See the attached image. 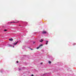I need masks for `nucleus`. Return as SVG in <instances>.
Returning a JSON list of instances; mask_svg holds the SVG:
<instances>
[{
	"label": "nucleus",
	"instance_id": "f257e3e1",
	"mask_svg": "<svg viewBox=\"0 0 76 76\" xmlns=\"http://www.w3.org/2000/svg\"><path fill=\"white\" fill-rule=\"evenodd\" d=\"M43 45L42 44L40 45H39V47H37V49H39V48L40 47H42Z\"/></svg>",
	"mask_w": 76,
	"mask_h": 76
},
{
	"label": "nucleus",
	"instance_id": "f03ea898",
	"mask_svg": "<svg viewBox=\"0 0 76 76\" xmlns=\"http://www.w3.org/2000/svg\"><path fill=\"white\" fill-rule=\"evenodd\" d=\"M9 41H13V39H9Z\"/></svg>",
	"mask_w": 76,
	"mask_h": 76
},
{
	"label": "nucleus",
	"instance_id": "7ed1b4c3",
	"mask_svg": "<svg viewBox=\"0 0 76 76\" xmlns=\"http://www.w3.org/2000/svg\"><path fill=\"white\" fill-rule=\"evenodd\" d=\"M47 33V32L46 31H43L42 33L43 34H46Z\"/></svg>",
	"mask_w": 76,
	"mask_h": 76
},
{
	"label": "nucleus",
	"instance_id": "20e7f679",
	"mask_svg": "<svg viewBox=\"0 0 76 76\" xmlns=\"http://www.w3.org/2000/svg\"><path fill=\"white\" fill-rule=\"evenodd\" d=\"M18 41H17L15 43H13V45H16V44H18Z\"/></svg>",
	"mask_w": 76,
	"mask_h": 76
},
{
	"label": "nucleus",
	"instance_id": "39448f33",
	"mask_svg": "<svg viewBox=\"0 0 76 76\" xmlns=\"http://www.w3.org/2000/svg\"><path fill=\"white\" fill-rule=\"evenodd\" d=\"M46 45H47V44H48V41L47 40H46Z\"/></svg>",
	"mask_w": 76,
	"mask_h": 76
},
{
	"label": "nucleus",
	"instance_id": "423d86ee",
	"mask_svg": "<svg viewBox=\"0 0 76 76\" xmlns=\"http://www.w3.org/2000/svg\"><path fill=\"white\" fill-rule=\"evenodd\" d=\"M40 42H42V41H43V40L42 39H41L40 40Z\"/></svg>",
	"mask_w": 76,
	"mask_h": 76
},
{
	"label": "nucleus",
	"instance_id": "0eeeda50",
	"mask_svg": "<svg viewBox=\"0 0 76 76\" xmlns=\"http://www.w3.org/2000/svg\"><path fill=\"white\" fill-rule=\"evenodd\" d=\"M48 63H49V64H51V62L50 61H49Z\"/></svg>",
	"mask_w": 76,
	"mask_h": 76
},
{
	"label": "nucleus",
	"instance_id": "6e6552de",
	"mask_svg": "<svg viewBox=\"0 0 76 76\" xmlns=\"http://www.w3.org/2000/svg\"><path fill=\"white\" fill-rule=\"evenodd\" d=\"M18 22H19V21H18L17 22H12V23H18Z\"/></svg>",
	"mask_w": 76,
	"mask_h": 76
},
{
	"label": "nucleus",
	"instance_id": "1a4fd4ad",
	"mask_svg": "<svg viewBox=\"0 0 76 76\" xmlns=\"http://www.w3.org/2000/svg\"><path fill=\"white\" fill-rule=\"evenodd\" d=\"M4 31L6 32V31H7V30H4Z\"/></svg>",
	"mask_w": 76,
	"mask_h": 76
},
{
	"label": "nucleus",
	"instance_id": "9d476101",
	"mask_svg": "<svg viewBox=\"0 0 76 76\" xmlns=\"http://www.w3.org/2000/svg\"><path fill=\"white\" fill-rule=\"evenodd\" d=\"M35 42H33V44H35Z\"/></svg>",
	"mask_w": 76,
	"mask_h": 76
},
{
	"label": "nucleus",
	"instance_id": "9b49d317",
	"mask_svg": "<svg viewBox=\"0 0 76 76\" xmlns=\"http://www.w3.org/2000/svg\"><path fill=\"white\" fill-rule=\"evenodd\" d=\"M42 62H41L40 63V64H42Z\"/></svg>",
	"mask_w": 76,
	"mask_h": 76
},
{
	"label": "nucleus",
	"instance_id": "f8f14e48",
	"mask_svg": "<svg viewBox=\"0 0 76 76\" xmlns=\"http://www.w3.org/2000/svg\"><path fill=\"white\" fill-rule=\"evenodd\" d=\"M17 63H19V61H17Z\"/></svg>",
	"mask_w": 76,
	"mask_h": 76
},
{
	"label": "nucleus",
	"instance_id": "ddd939ff",
	"mask_svg": "<svg viewBox=\"0 0 76 76\" xmlns=\"http://www.w3.org/2000/svg\"><path fill=\"white\" fill-rule=\"evenodd\" d=\"M31 76H34V75L32 74Z\"/></svg>",
	"mask_w": 76,
	"mask_h": 76
},
{
	"label": "nucleus",
	"instance_id": "4468645a",
	"mask_svg": "<svg viewBox=\"0 0 76 76\" xmlns=\"http://www.w3.org/2000/svg\"><path fill=\"white\" fill-rule=\"evenodd\" d=\"M33 50L32 49H31V50Z\"/></svg>",
	"mask_w": 76,
	"mask_h": 76
},
{
	"label": "nucleus",
	"instance_id": "2eb2a0df",
	"mask_svg": "<svg viewBox=\"0 0 76 76\" xmlns=\"http://www.w3.org/2000/svg\"><path fill=\"white\" fill-rule=\"evenodd\" d=\"M19 70H20V69H19Z\"/></svg>",
	"mask_w": 76,
	"mask_h": 76
},
{
	"label": "nucleus",
	"instance_id": "dca6fc26",
	"mask_svg": "<svg viewBox=\"0 0 76 76\" xmlns=\"http://www.w3.org/2000/svg\"><path fill=\"white\" fill-rule=\"evenodd\" d=\"M12 23V22H11V23Z\"/></svg>",
	"mask_w": 76,
	"mask_h": 76
},
{
	"label": "nucleus",
	"instance_id": "f3484780",
	"mask_svg": "<svg viewBox=\"0 0 76 76\" xmlns=\"http://www.w3.org/2000/svg\"><path fill=\"white\" fill-rule=\"evenodd\" d=\"M19 26H20V25H19Z\"/></svg>",
	"mask_w": 76,
	"mask_h": 76
},
{
	"label": "nucleus",
	"instance_id": "a211bd4d",
	"mask_svg": "<svg viewBox=\"0 0 76 76\" xmlns=\"http://www.w3.org/2000/svg\"><path fill=\"white\" fill-rule=\"evenodd\" d=\"M13 48H14V46H13Z\"/></svg>",
	"mask_w": 76,
	"mask_h": 76
},
{
	"label": "nucleus",
	"instance_id": "6ab92c4d",
	"mask_svg": "<svg viewBox=\"0 0 76 76\" xmlns=\"http://www.w3.org/2000/svg\"><path fill=\"white\" fill-rule=\"evenodd\" d=\"M3 37H2V38H3Z\"/></svg>",
	"mask_w": 76,
	"mask_h": 76
},
{
	"label": "nucleus",
	"instance_id": "aec40b11",
	"mask_svg": "<svg viewBox=\"0 0 76 76\" xmlns=\"http://www.w3.org/2000/svg\"><path fill=\"white\" fill-rule=\"evenodd\" d=\"M1 38H2V37H1Z\"/></svg>",
	"mask_w": 76,
	"mask_h": 76
}]
</instances>
